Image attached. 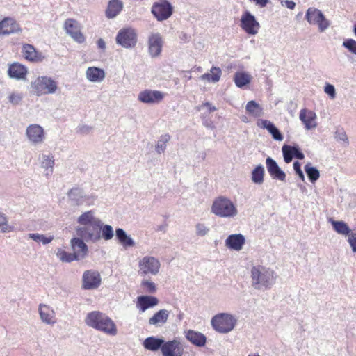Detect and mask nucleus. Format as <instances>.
<instances>
[{
    "instance_id": "obj_1",
    "label": "nucleus",
    "mask_w": 356,
    "mask_h": 356,
    "mask_svg": "<svg viewBox=\"0 0 356 356\" xmlns=\"http://www.w3.org/2000/svg\"><path fill=\"white\" fill-rule=\"evenodd\" d=\"M76 222L80 225L76 229V235L86 242L95 243L101 240L99 227L100 218L95 216L93 210L82 213L77 218Z\"/></svg>"
},
{
    "instance_id": "obj_2",
    "label": "nucleus",
    "mask_w": 356,
    "mask_h": 356,
    "mask_svg": "<svg viewBox=\"0 0 356 356\" xmlns=\"http://www.w3.org/2000/svg\"><path fill=\"white\" fill-rule=\"evenodd\" d=\"M250 284L255 290L266 291L270 289L276 282L277 273L270 267L261 265H252L250 270Z\"/></svg>"
},
{
    "instance_id": "obj_3",
    "label": "nucleus",
    "mask_w": 356,
    "mask_h": 356,
    "mask_svg": "<svg viewBox=\"0 0 356 356\" xmlns=\"http://www.w3.org/2000/svg\"><path fill=\"white\" fill-rule=\"evenodd\" d=\"M85 323L90 327L109 336H115L118 328L115 323L107 314L99 311H92L87 314Z\"/></svg>"
},
{
    "instance_id": "obj_4",
    "label": "nucleus",
    "mask_w": 356,
    "mask_h": 356,
    "mask_svg": "<svg viewBox=\"0 0 356 356\" xmlns=\"http://www.w3.org/2000/svg\"><path fill=\"white\" fill-rule=\"evenodd\" d=\"M211 212L220 218H234L238 214V209L229 198L219 196L213 201Z\"/></svg>"
},
{
    "instance_id": "obj_5",
    "label": "nucleus",
    "mask_w": 356,
    "mask_h": 356,
    "mask_svg": "<svg viewBox=\"0 0 356 356\" xmlns=\"http://www.w3.org/2000/svg\"><path fill=\"white\" fill-rule=\"evenodd\" d=\"M238 318L229 313H220L212 317L211 325L213 330L220 334H227L236 326Z\"/></svg>"
},
{
    "instance_id": "obj_6",
    "label": "nucleus",
    "mask_w": 356,
    "mask_h": 356,
    "mask_svg": "<svg viewBox=\"0 0 356 356\" xmlns=\"http://www.w3.org/2000/svg\"><path fill=\"white\" fill-rule=\"evenodd\" d=\"M31 88L33 94L40 97L45 95L54 94L58 88V82L48 76L37 77L31 83Z\"/></svg>"
},
{
    "instance_id": "obj_7",
    "label": "nucleus",
    "mask_w": 356,
    "mask_h": 356,
    "mask_svg": "<svg viewBox=\"0 0 356 356\" xmlns=\"http://www.w3.org/2000/svg\"><path fill=\"white\" fill-rule=\"evenodd\" d=\"M161 264L155 257L146 255L138 261V273L141 276L157 275L161 269Z\"/></svg>"
},
{
    "instance_id": "obj_8",
    "label": "nucleus",
    "mask_w": 356,
    "mask_h": 356,
    "mask_svg": "<svg viewBox=\"0 0 356 356\" xmlns=\"http://www.w3.org/2000/svg\"><path fill=\"white\" fill-rule=\"evenodd\" d=\"M174 7L169 0H156L151 8V13L159 22L169 19L173 14Z\"/></svg>"
},
{
    "instance_id": "obj_9",
    "label": "nucleus",
    "mask_w": 356,
    "mask_h": 356,
    "mask_svg": "<svg viewBox=\"0 0 356 356\" xmlns=\"http://www.w3.org/2000/svg\"><path fill=\"white\" fill-rule=\"evenodd\" d=\"M67 197L72 203L77 206L83 204L92 206L97 200L95 195L86 194L82 189L79 188H73L70 190Z\"/></svg>"
},
{
    "instance_id": "obj_10",
    "label": "nucleus",
    "mask_w": 356,
    "mask_h": 356,
    "mask_svg": "<svg viewBox=\"0 0 356 356\" xmlns=\"http://www.w3.org/2000/svg\"><path fill=\"white\" fill-rule=\"evenodd\" d=\"M305 18L310 24L317 25L321 32L325 31L330 25V21L325 18L323 13L316 8H309Z\"/></svg>"
},
{
    "instance_id": "obj_11",
    "label": "nucleus",
    "mask_w": 356,
    "mask_h": 356,
    "mask_svg": "<svg viewBox=\"0 0 356 356\" xmlns=\"http://www.w3.org/2000/svg\"><path fill=\"white\" fill-rule=\"evenodd\" d=\"M115 40L116 43L124 48H133L137 42V34L131 28L122 29L118 31Z\"/></svg>"
},
{
    "instance_id": "obj_12",
    "label": "nucleus",
    "mask_w": 356,
    "mask_h": 356,
    "mask_svg": "<svg viewBox=\"0 0 356 356\" xmlns=\"http://www.w3.org/2000/svg\"><path fill=\"white\" fill-rule=\"evenodd\" d=\"M166 94L160 90L145 89L138 95V100L143 104L155 105L160 104L165 97Z\"/></svg>"
},
{
    "instance_id": "obj_13",
    "label": "nucleus",
    "mask_w": 356,
    "mask_h": 356,
    "mask_svg": "<svg viewBox=\"0 0 356 356\" xmlns=\"http://www.w3.org/2000/svg\"><path fill=\"white\" fill-rule=\"evenodd\" d=\"M241 28L248 35H255L258 33L260 24L255 17L249 11H245L240 20Z\"/></svg>"
},
{
    "instance_id": "obj_14",
    "label": "nucleus",
    "mask_w": 356,
    "mask_h": 356,
    "mask_svg": "<svg viewBox=\"0 0 356 356\" xmlns=\"http://www.w3.org/2000/svg\"><path fill=\"white\" fill-rule=\"evenodd\" d=\"M26 136L28 141L33 145H41L46 139L43 127L38 124H31L26 127Z\"/></svg>"
},
{
    "instance_id": "obj_15",
    "label": "nucleus",
    "mask_w": 356,
    "mask_h": 356,
    "mask_svg": "<svg viewBox=\"0 0 356 356\" xmlns=\"http://www.w3.org/2000/svg\"><path fill=\"white\" fill-rule=\"evenodd\" d=\"M63 29L75 42L81 44L86 41V38L81 31V25L76 19H67L64 22Z\"/></svg>"
},
{
    "instance_id": "obj_16",
    "label": "nucleus",
    "mask_w": 356,
    "mask_h": 356,
    "mask_svg": "<svg viewBox=\"0 0 356 356\" xmlns=\"http://www.w3.org/2000/svg\"><path fill=\"white\" fill-rule=\"evenodd\" d=\"M102 283L99 273L95 270H86L82 275V288L85 290L97 289Z\"/></svg>"
},
{
    "instance_id": "obj_17",
    "label": "nucleus",
    "mask_w": 356,
    "mask_h": 356,
    "mask_svg": "<svg viewBox=\"0 0 356 356\" xmlns=\"http://www.w3.org/2000/svg\"><path fill=\"white\" fill-rule=\"evenodd\" d=\"M38 313L41 321L49 325H54L57 322L54 309L48 305L41 303L38 305Z\"/></svg>"
},
{
    "instance_id": "obj_18",
    "label": "nucleus",
    "mask_w": 356,
    "mask_h": 356,
    "mask_svg": "<svg viewBox=\"0 0 356 356\" xmlns=\"http://www.w3.org/2000/svg\"><path fill=\"white\" fill-rule=\"evenodd\" d=\"M161 353L163 356H182L184 348L179 340L174 339L164 342Z\"/></svg>"
},
{
    "instance_id": "obj_19",
    "label": "nucleus",
    "mask_w": 356,
    "mask_h": 356,
    "mask_svg": "<svg viewBox=\"0 0 356 356\" xmlns=\"http://www.w3.org/2000/svg\"><path fill=\"white\" fill-rule=\"evenodd\" d=\"M299 119L304 124L306 130L314 129L317 127V115L316 113L312 110L302 108L300 111Z\"/></svg>"
},
{
    "instance_id": "obj_20",
    "label": "nucleus",
    "mask_w": 356,
    "mask_h": 356,
    "mask_svg": "<svg viewBox=\"0 0 356 356\" xmlns=\"http://www.w3.org/2000/svg\"><path fill=\"white\" fill-rule=\"evenodd\" d=\"M163 40L160 33H152L148 39V49L152 57H156L161 53Z\"/></svg>"
},
{
    "instance_id": "obj_21",
    "label": "nucleus",
    "mask_w": 356,
    "mask_h": 356,
    "mask_svg": "<svg viewBox=\"0 0 356 356\" xmlns=\"http://www.w3.org/2000/svg\"><path fill=\"white\" fill-rule=\"evenodd\" d=\"M22 53L24 58L31 63H40L45 56L38 51L32 44H25L22 46Z\"/></svg>"
},
{
    "instance_id": "obj_22",
    "label": "nucleus",
    "mask_w": 356,
    "mask_h": 356,
    "mask_svg": "<svg viewBox=\"0 0 356 356\" xmlns=\"http://www.w3.org/2000/svg\"><path fill=\"white\" fill-rule=\"evenodd\" d=\"M20 31L21 28L14 19L5 17L0 21V35H10Z\"/></svg>"
},
{
    "instance_id": "obj_23",
    "label": "nucleus",
    "mask_w": 356,
    "mask_h": 356,
    "mask_svg": "<svg viewBox=\"0 0 356 356\" xmlns=\"http://www.w3.org/2000/svg\"><path fill=\"white\" fill-rule=\"evenodd\" d=\"M268 172L273 179L285 181L286 174L281 170L276 161L270 157L266 159Z\"/></svg>"
},
{
    "instance_id": "obj_24",
    "label": "nucleus",
    "mask_w": 356,
    "mask_h": 356,
    "mask_svg": "<svg viewBox=\"0 0 356 356\" xmlns=\"http://www.w3.org/2000/svg\"><path fill=\"white\" fill-rule=\"evenodd\" d=\"M40 168L43 169L44 175L46 177H50L54 172L55 164L54 156L52 154H42L38 158Z\"/></svg>"
},
{
    "instance_id": "obj_25",
    "label": "nucleus",
    "mask_w": 356,
    "mask_h": 356,
    "mask_svg": "<svg viewBox=\"0 0 356 356\" xmlns=\"http://www.w3.org/2000/svg\"><path fill=\"white\" fill-rule=\"evenodd\" d=\"M70 245L73 253L77 257V260L86 257L88 254V248L85 243V240L80 237H74L70 241Z\"/></svg>"
},
{
    "instance_id": "obj_26",
    "label": "nucleus",
    "mask_w": 356,
    "mask_h": 356,
    "mask_svg": "<svg viewBox=\"0 0 356 356\" xmlns=\"http://www.w3.org/2000/svg\"><path fill=\"white\" fill-rule=\"evenodd\" d=\"M245 243V238L241 234H231L225 241V246L232 250L240 251Z\"/></svg>"
},
{
    "instance_id": "obj_27",
    "label": "nucleus",
    "mask_w": 356,
    "mask_h": 356,
    "mask_svg": "<svg viewBox=\"0 0 356 356\" xmlns=\"http://www.w3.org/2000/svg\"><path fill=\"white\" fill-rule=\"evenodd\" d=\"M28 73L27 68L19 63H14L9 65L8 74L10 78L15 79L17 80L25 79Z\"/></svg>"
},
{
    "instance_id": "obj_28",
    "label": "nucleus",
    "mask_w": 356,
    "mask_h": 356,
    "mask_svg": "<svg viewBox=\"0 0 356 356\" xmlns=\"http://www.w3.org/2000/svg\"><path fill=\"white\" fill-rule=\"evenodd\" d=\"M159 300L157 298L149 296H140L138 297L136 301V307L140 312H144L147 309L157 305Z\"/></svg>"
},
{
    "instance_id": "obj_29",
    "label": "nucleus",
    "mask_w": 356,
    "mask_h": 356,
    "mask_svg": "<svg viewBox=\"0 0 356 356\" xmlns=\"http://www.w3.org/2000/svg\"><path fill=\"white\" fill-rule=\"evenodd\" d=\"M328 222L332 225V229L339 235L346 236L347 238L353 232L348 225L343 220H335L330 218Z\"/></svg>"
},
{
    "instance_id": "obj_30",
    "label": "nucleus",
    "mask_w": 356,
    "mask_h": 356,
    "mask_svg": "<svg viewBox=\"0 0 356 356\" xmlns=\"http://www.w3.org/2000/svg\"><path fill=\"white\" fill-rule=\"evenodd\" d=\"M105 76L104 70L97 67H89L86 71V79L90 82H102L104 79Z\"/></svg>"
},
{
    "instance_id": "obj_31",
    "label": "nucleus",
    "mask_w": 356,
    "mask_h": 356,
    "mask_svg": "<svg viewBox=\"0 0 356 356\" xmlns=\"http://www.w3.org/2000/svg\"><path fill=\"white\" fill-rule=\"evenodd\" d=\"M170 312L167 309H160L149 319V324L160 327L164 325L169 317Z\"/></svg>"
},
{
    "instance_id": "obj_32",
    "label": "nucleus",
    "mask_w": 356,
    "mask_h": 356,
    "mask_svg": "<svg viewBox=\"0 0 356 356\" xmlns=\"http://www.w3.org/2000/svg\"><path fill=\"white\" fill-rule=\"evenodd\" d=\"M257 125L261 128L266 129L272 135L273 138L278 141L283 140V136L278 129L269 120H260Z\"/></svg>"
},
{
    "instance_id": "obj_33",
    "label": "nucleus",
    "mask_w": 356,
    "mask_h": 356,
    "mask_svg": "<svg viewBox=\"0 0 356 356\" xmlns=\"http://www.w3.org/2000/svg\"><path fill=\"white\" fill-rule=\"evenodd\" d=\"M123 3L120 0H111L106 10V16L108 19L115 17L122 10Z\"/></svg>"
},
{
    "instance_id": "obj_34",
    "label": "nucleus",
    "mask_w": 356,
    "mask_h": 356,
    "mask_svg": "<svg viewBox=\"0 0 356 356\" xmlns=\"http://www.w3.org/2000/svg\"><path fill=\"white\" fill-rule=\"evenodd\" d=\"M186 337L193 344L199 347H202L206 343V337L199 332L189 330L186 332Z\"/></svg>"
},
{
    "instance_id": "obj_35",
    "label": "nucleus",
    "mask_w": 356,
    "mask_h": 356,
    "mask_svg": "<svg viewBox=\"0 0 356 356\" xmlns=\"http://www.w3.org/2000/svg\"><path fill=\"white\" fill-rule=\"evenodd\" d=\"M164 340L162 339L149 337L144 340L143 346L148 350L157 351L159 349L161 350V347L164 344Z\"/></svg>"
},
{
    "instance_id": "obj_36",
    "label": "nucleus",
    "mask_w": 356,
    "mask_h": 356,
    "mask_svg": "<svg viewBox=\"0 0 356 356\" xmlns=\"http://www.w3.org/2000/svg\"><path fill=\"white\" fill-rule=\"evenodd\" d=\"M116 238L119 243L125 248L134 247L135 242L134 239L127 234L125 231L121 228H118L115 230Z\"/></svg>"
},
{
    "instance_id": "obj_37",
    "label": "nucleus",
    "mask_w": 356,
    "mask_h": 356,
    "mask_svg": "<svg viewBox=\"0 0 356 356\" xmlns=\"http://www.w3.org/2000/svg\"><path fill=\"white\" fill-rule=\"evenodd\" d=\"M246 112L254 118H259L264 115L262 107L254 100L249 101L245 106Z\"/></svg>"
},
{
    "instance_id": "obj_38",
    "label": "nucleus",
    "mask_w": 356,
    "mask_h": 356,
    "mask_svg": "<svg viewBox=\"0 0 356 356\" xmlns=\"http://www.w3.org/2000/svg\"><path fill=\"white\" fill-rule=\"evenodd\" d=\"M251 80L252 76L247 72H237L234 77L236 86L241 88L250 83Z\"/></svg>"
},
{
    "instance_id": "obj_39",
    "label": "nucleus",
    "mask_w": 356,
    "mask_h": 356,
    "mask_svg": "<svg viewBox=\"0 0 356 356\" xmlns=\"http://www.w3.org/2000/svg\"><path fill=\"white\" fill-rule=\"evenodd\" d=\"M222 75L220 68L217 67H212L210 70V73H205L200 76V79L207 81L208 82L216 83L218 82Z\"/></svg>"
},
{
    "instance_id": "obj_40",
    "label": "nucleus",
    "mask_w": 356,
    "mask_h": 356,
    "mask_svg": "<svg viewBox=\"0 0 356 356\" xmlns=\"http://www.w3.org/2000/svg\"><path fill=\"white\" fill-rule=\"evenodd\" d=\"M265 170L262 165L255 167L251 172L252 181L257 185H261L264 181Z\"/></svg>"
},
{
    "instance_id": "obj_41",
    "label": "nucleus",
    "mask_w": 356,
    "mask_h": 356,
    "mask_svg": "<svg viewBox=\"0 0 356 356\" xmlns=\"http://www.w3.org/2000/svg\"><path fill=\"white\" fill-rule=\"evenodd\" d=\"M170 140V136L169 134H165L161 135L155 145V151L158 154H161L165 152L167 144Z\"/></svg>"
},
{
    "instance_id": "obj_42",
    "label": "nucleus",
    "mask_w": 356,
    "mask_h": 356,
    "mask_svg": "<svg viewBox=\"0 0 356 356\" xmlns=\"http://www.w3.org/2000/svg\"><path fill=\"white\" fill-rule=\"evenodd\" d=\"M99 225L100 226H99V227L100 229L101 238H103L105 241L112 239L114 236L113 227L109 225H104L101 219Z\"/></svg>"
},
{
    "instance_id": "obj_43",
    "label": "nucleus",
    "mask_w": 356,
    "mask_h": 356,
    "mask_svg": "<svg viewBox=\"0 0 356 356\" xmlns=\"http://www.w3.org/2000/svg\"><path fill=\"white\" fill-rule=\"evenodd\" d=\"M28 237L37 243H41L42 245L50 243L54 238L53 235H44L38 233H31L28 235Z\"/></svg>"
},
{
    "instance_id": "obj_44",
    "label": "nucleus",
    "mask_w": 356,
    "mask_h": 356,
    "mask_svg": "<svg viewBox=\"0 0 356 356\" xmlns=\"http://www.w3.org/2000/svg\"><path fill=\"white\" fill-rule=\"evenodd\" d=\"M56 256L63 262L70 263L73 261H78L77 257L74 253L67 252L61 248L57 250Z\"/></svg>"
},
{
    "instance_id": "obj_45",
    "label": "nucleus",
    "mask_w": 356,
    "mask_h": 356,
    "mask_svg": "<svg viewBox=\"0 0 356 356\" xmlns=\"http://www.w3.org/2000/svg\"><path fill=\"white\" fill-rule=\"evenodd\" d=\"M282 151L283 153L284 160L286 163H290L296 156L295 146L284 145L282 148Z\"/></svg>"
},
{
    "instance_id": "obj_46",
    "label": "nucleus",
    "mask_w": 356,
    "mask_h": 356,
    "mask_svg": "<svg viewBox=\"0 0 356 356\" xmlns=\"http://www.w3.org/2000/svg\"><path fill=\"white\" fill-rule=\"evenodd\" d=\"M305 170L309 180L313 183L315 182L320 177L319 171L317 168L313 167L310 163L305 165Z\"/></svg>"
},
{
    "instance_id": "obj_47",
    "label": "nucleus",
    "mask_w": 356,
    "mask_h": 356,
    "mask_svg": "<svg viewBox=\"0 0 356 356\" xmlns=\"http://www.w3.org/2000/svg\"><path fill=\"white\" fill-rule=\"evenodd\" d=\"M210 227L208 225L204 222H197L195 225V233L199 237H204L209 234Z\"/></svg>"
},
{
    "instance_id": "obj_48",
    "label": "nucleus",
    "mask_w": 356,
    "mask_h": 356,
    "mask_svg": "<svg viewBox=\"0 0 356 356\" xmlns=\"http://www.w3.org/2000/svg\"><path fill=\"white\" fill-rule=\"evenodd\" d=\"M0 227L1 231L3 233H8L15 231V228L13 226L8 224L7 218L6 216L0 212Z\"/></svg>"
},
{
    "instance_id": "obj_49",
    "label": "nucleus",
    "mask_w": 356,
    "mask_h": 356,
    "mask_svg": "<svg viewBox=\"0 0 356 356\" xmlns=\"http://www.w3.org/2000/svg\"><path fill=\"white\" fill-rule=\"evenodd\" d=\"M334 138L344 146H347L349 144L347 134L343 129H339L336 131Z\"/></svg>"
},
{
    "instance_id": "obj_50",
    "label": "nucleus",
    "mask_w": 356,
    "mask_h": 356,
    "mask_svg": "<svg viewBox=\"0 0 356 356\" xmlns=\"http://www.w3.org/2000/svg\"><path fill=\"white\" fill-rule=\"evenodd\" d=\"M141 286L146 293H154L156 291L155 283L149 280H143L141 282Z\"/></svg>"
},
{
    "instance_id": "obj_51",
    "label": "nucleus",
    "mask_w": 356,
    "mask_h": 356,
    "mask_svg": "<svg viewBox=\"0 0 356 356\" xmlns=\"http://www.w3.org/2000/svg\"><path fill=\"white\" fill-rule=\"evenodd\" d=\"M24 95L19 92H12L9 94L8 99L9 102L13 105L19 104L22 100Z\"/></svg>"
},
{
    "instance_id": "obj_52",
    "label": "nucleus",
    "mask_w": 356,
    "mask_h": 356,
    "mask_svg": "<svg viewBox=\"0 0 356 356\" xmlns=\"http://www.w3.org/2000/svg\"><path fill=\"white\" fill-rule=\"evenodd\" d=\"M343 46L348 49L351 53L356 55V41L353 39L346 40L343 42Z\"/></svg>"
},
{
    "instance_id": "obj_53",
    "label": "nucleus",
    "mask_w": 356,
    "mask_h": 356,
    "mask_svg": "<svg viewBox=\"0 0 356 356\" xmlns=\"http://www.w3.org/2000/svg\"><path fill=\"white\" fill-rule=\"evenodd\" d=\"M348 243L353 252L356 253V233L353 232L348 238Z\"/></svg>"
},
{
    "instance_id": "obj_54",
    "label": "nucleus",
    "mask_w": 356,
    "mask_h": 356,
    "mask_svg": "<svg viewBox=\"0 0 356 356\" xmlns=\"http://www.w3.org/2000/svg\"><path fill=\"white\" fill-rule=\"evenodd\" d=\"M324 92L327 94L331 99H334L336 97V90L333 85L327 83L324 87Z\"/></svg>"
},
{
    "instance_id": "obj_55",
    "label": "nucleus",
    "mask_w": 356,
    "mask_h": 356,
    "mask_svg": "<svg viewBox=\"0 0 356 356\" xmlns=\"http://www.w3.org/2000/svg\"><path fill=\"white\" fill-rule=\"evenodd\" d=\"M293 169H294L295 172H296V174L300 177V179L302 181H304L305 176H304L303 172L301 170V165L298 161H295L293 163Z\"/></svg>"
},
{
    "instance_id": "obj_56",
    "label": "nucleus",
    "mask_w": 356,
    "mask_h": 356,
    "mask_svg": "<svg viewBox=\"0 0 356 356\" xmlns=\"http://www.w3.org/2000/svg\"><path fill=\"white\" fill-rule=\"evenodd\" d=\"M91 131L92 127L86 124L81 125L77 128V133L81 135H87L90 133Z\"/></svg>"
},
{
    "instance_id": "obj_57",
    "label": "nucleus",
    "mask_w": 356,
    "mask_h": 356,
    "mask_svg": "<svg viewBox=\"0 0 356 356\" xmlns=\"http://www.w3.org/2000/svg\"><path fill=\"white\" fill-rule=\"evenodd\" d=\"M281 4L282 6H286V8L291 10L293 9L296 6L295 2L291 0L282 1Z\"/></svg>"
},
{
    "instance_id": "obj_58",
    "label": "nucleus",
    "mask_w": 356,
    "mask_h": 356,
    "mask_svg": "<svg viewBox=\"0 0 356 356\" xmlns=\"http://www.w3.org/2000/svg\"><path fill=\"white\" fill-rule=\"evenodd\" d=\"M201 106L207 107L209 112H213L217 110L216 107L215 106H213L209 102H205V103L202 104V105Z\"/></svg>"
},
{
    "instance_id": "obj_59",
    "label": "nucleus",
    "mask_w": 356,
    "mask_h": 356,
    "mask_svg": "<svg viewBox=\"0 0 356 356\" xmlns=\"http://www.w3.org/2000/svg\"><path fill=\"white\" fill-rule=\"evenodd\" d=\"M97 47L99 49H102V51H104L106 49V42L102 38L99 39L97 42Z\"/></svg>"
},
{
    "instance_id": "obj_60",
    "label": "nucleus",
    "mask_w": 356,
    "mask_h": 356,
    "mask_svg": "<svg viewBox=\"0 0 356 356\" xmlns=\"http://www.w3.org/2000/svg\"><path fill=\"white\" fill-rule=\"evenodd\" d=\"M295 153H296V156H295L296 158L300 159V160H302L305 158L304 154L302 152H301L297 147H295Z\"/></svg>"
},
{
    "instance_id": "obj_61",
    "label": "nucleus",
    "mask_w": 356,
    "mask_h": 356,
    "mask_svg": "<svg viewBox=\"0 0 356 356\" xmlns=\"http://www.w3.org/2000/svg\"><path fill=\"white\" fill-rule=\"evenodd\" d=\"M184 73H185L184 77L186 79V80L187 81L191 80V72L187 71V72H185Z\"/></svg>"
},
{
    "instance_id": "obj_62",
    "label": "nucleus",
    "mask_w": 356,
    "mask_h": 356,
    "mask_svg": "<svg viewBox=\"0 0 356 356\" xmlns=\"http://www.w3.org/2000/svg\"><path fill=\"white\" fill-rule=\"evenodd\" d=\"M194 70L195 71H197V72H202V68L201 67H197L195 69H194Z\"/></svg>"
},
{
    "instance_id": "obj_63",
    "label": "nucleus",
    "mask_w": 356,
    "mask_h": 356,
    "mask_svg": "<svg viewBox=\"0 0 356 356\" xmlns=\"http://www.w3.org/2000/svg\"><path fill=\"white\" fill-rule=\"evenodd\" d=\"M248 356H260L259 354H250Z\"/></svg>"
},
{
    "instance_id": "obj_64",
    "label": "nucleus",
    "mask_w": 356,
    "mask_h": 356,
    "mask_svg": "<svg viewBox=\"0 0 356 356\" xmlns=\"http://www.w3.org/2000/svg\"><path fill=\"white\" fill-rule=\"evenodd\" d=\"M242 121H243V122H248V121H247V118H246V117H243V118H242Z\"/></svg>"
}]
</instances>
